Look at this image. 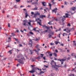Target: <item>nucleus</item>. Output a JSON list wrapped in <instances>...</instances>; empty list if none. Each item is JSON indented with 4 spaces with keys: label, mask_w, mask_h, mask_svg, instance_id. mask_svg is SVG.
<instances>
[{
    "label": "nucleus",
    "mask_w": 76,
    "mask_h": 76,
    "mask_svg": "<svg viewBox=\"0 0 76 76\" xmlns=\"http://www.w3.org/2000/svg\"><path fill=\"white\" fill-rule=\"evenodd\" d=\"M51 65H52V68H54L56 70H58V68L61 67V65L60 64L57 65L56 62L53 60L51 61Z\"/></svg>",
    "instance_id": "f257e3e1"
},
{
    "label": "nucleus",
    "mask_w": 76,
    "mask_h": 76,
    "mask_svg": "<svg viewBox=\"0 0 76 76\" xmlns=\"http://www.w3.org/2000/svg\"><path fill=\"white\" fill-rule=\"evenodd\" d=\"M41 23H42L39 22V21H37V23H38L39 25L41 26H42L43 28H45V29H50V28L51 29H53V26H51L50 27V26H47L45 25H42V24H41Z\"/></svg>",
    "instance_id": "f03ea898"
},
{
    "label": "nucleus",
    "mask_w": 76,
    "mask_h": 76,
    "mask_svg": "<svg viewBox=\"0 0 76 76\" xmlns=\"http://www.w3.org/2000/svg\"><path fill=\"white\" fill-rule=\"evenodd\" d=\"M38 70H39V69L37 67H33L32 68V70L30 71H29V72L30 73H34V72H37L36 71Z\"/></svg>",
    "instance_id": "7ed1b4c3"
},
{
    "label": "nucleus",
    "mask_w": 76,
    "mask_h": 76,
    "mask_svg": "<svg viewBox=\"0 0 76 76\" xmlns=\"http://www.w3.org/2000/svg\"><path fill=\"white\" fill-rule=\"evenodd\" d=\"M15 60H18V62L20 63H21L22 64H24V62H23V61L21 59H15Z\"/></svg>",
    "instance_id": "20e7f679"
},
{
    "label": "nucleus",
    "mask_w": 76,
    "mask_h": 76,
    "mask_svg": "<svg viewBox=\"0 0 76 76\" xmlns=\"http://www.w3.org/2000/svg\"><path fill=\"white\" fill-rule=\"evenodd\" d=\"M23 22H24L23 23V25L24 26H26V23H27L28 24V22L27 21L26 19V20H24L23 21Z\"/></svg>",
    "instance_id": "39448f33"
},
{
    "label": "nucleus",
    "mask_w": 76,
    "mask_h": 76,
    "mask_svg": "<svg viewBox=\"0 0 76 76\" xmlns=\"http://www.w3.org/2000/svg\"><path fill=\"white\" fill-rule=\"evenodd\" d=\"M42 4L43 7H45V6H46L47 5V3L44 1L42 2Z\"/></svg>",
    "instance_id": "423d86ee"
},
{
    "label": "nucleus",
    "mask_w": 76,
    "mask_h": 76,
    "mask_svg": "<svg viewBox=\"0 0 76 76\" xmlns=\"http://www.w3.org/2000/svg\"><path fill=\"white\" fill-rule=\"evenodd\" d=\"M45 32H48V33H49L50 34H51L52 31H51L50 29H47V30L45 31Z\"/></svg>",
    "instance_id": "0eeeda50"
},
{
    "label": "nucleus",
    "mask_w": 76,
    "mask_h": 76,
    "mask_svg": "<svg viewBox=\"0 0 76 76\" xmlns=\"http://www.w3.org/2000/svg\"><path fill=\"white\" fill-rule=\"evenodd\" d=\"M57 60L58 61H60L62 62L63 61H66V59H64V58H63L62 59H57Z\"/></svg>",
    "instance_id": "6e6552de"
},
{
    "label": "nucleus",
    "mask_w": 76,
    "mask_h": 76,
    "mask_svg": "<svg viewBox=\"0 0 76 76\" xmlns=\"http://www.w3.org/2000/svg\"><path fill=\"white\" fill-rule=\"evenodd\" d=\"M28 24L29 25L28 27V29H30V28L31 27L33 28V26H32L31 23H28Z\"/></svg>",
    "instance_id": "1a4fd4ad"
},
{
    "label": "nucleus",
    "mask_w": 76,
    "mask_h": 76,
    "mask_svg": "<svg viewBox=\"0 0 76 76\" xmlns=\"http://www.w3.org/2000/svg\"><path fill=\"white\" fill-rule=\"evenodd\" d=\"M46 16L45 15H43L42 14L41 16H40V18H41V19H43L44 18H46Z\"/></svg>",
    "instance_id": "9d476101"
},
{
    "label": "nucleus",
    "mask_w": 76,
    "mask_h": 76,
    "mask_svg": "<svg viewBox=\"0 0 76 76\" xmlns=\"http://www.w3.org/2000/svg\"><path fill=\"white\" fill-rule=\"evenodd\" d=\"M28 16H29V14L28 13V12H26L25 13V18H27Z\"/></svg>",
    "instance_id": "9b49d317"
},
{
    "label": "nucleus",
    "mask_w": 76,
    "mask_h": 76,
    "mask_svg": "<svg viewBox=\"0 0 76 76\" xmlns=\"http://www.w3.org/2000/svg\"><path fill=\"white\" fill-rule=\"evenodd\" d=\"M65 16H66V18H71V16H70V17L69 16L68 13H65Z\"/></svg>",
    "instance_id": "f8f14e48"
},
{
    "label": "nucleus",
    "mask_w": 76,
    "mask_h": 76,
    "mask_svg": "<svg viewBox=\"0 0 76 76\" xmlns=\"http://www.w3.org/2000/svg\"><path fill=\"white\" fill-rule=\"evenodd\" d=\"M76 7H73L71 8V10H72L73 11H75L76 10Z\"/></svg>",
    "instance_id": "ddd939ff"
},
{
    "label": "nucleus",
    "mask_w": 76,
    "mask_h": 76,
    "mask_svg": "<svg viewBox=\"0 0 76 76\" xmlns=\"http://www.w3.org/2000/svg\"><path fill=\"white\" fill-rule=\"evenodd\" d=\"M64 31H66L67 32V33H68V32H70V30H68V29H65L64 30Z\"/></svg>",
    "instance_id": "4468645a"
},
{
    "label": "nucleus",
    "mask_w": 76,
    "mask_h": 76,
    "mask_svg": "<svg viewBox=\"0 0 76 76\" xmlns=\"http://www.w3.org/2000/svg\"><path fill=\"white\" fill-rule=\"evenodd\" d=\"M29 22H28V23H31V22H34V20H29Z\"/></svg>",
    "instance_id": "2eb2a0df"
},
{
    "label": "nucleus",
    "mask_w": 76,
    "mask_h": 76,
    "mask_svg": "<svg viewBox=\"0 0 76 76\" xmlns=\"http://www.w3.org/2000/svg\"><path fill=\"white\" fill-rule=\"evenodd\" d=\"M71 56H73V57L75 56V58H76V55H75V53H72L71 54Z\"/></svg>",
    "instance_id": "dca6fc26"
},
{
    "label": "nucleus",
    "mask_w": 76,
    "mask_h": 76,
    "mask_svg": "<svg viewBox=\"0 0 76 76\" xmlns=\"http://www.w3.org/2000/svg\"><path fill=\"white\" fill-rule=\"evenodd\" d=\"M32 40H30L29 42V45H31V47H32Z\"/></svg>",
    "instance_id": "f3484780"
},
{
    "label": "nucleus",
    "mask_w": 76,
    "mask_h": 76,
    "mask_svg": "<svg viewBox=\"0 0 76 76\" xmlns=\"http://www.w3.org/2000/svg\"><path fill=\"white\" fill-rule=\"evenodd\" d=\"M34 16L33 17V18H37V14L36 13H34Z\"/></svg>",
    "instance_id": "a211bd4d"
},
{
    "label": "nucleus",
    "mask_w": 76,
    "mask_h": 76,
    "mask_svg": "<svg viewBox=\"0 0 76 76\" xmlns=\"http://www.w3.org/2000/svg\"><path fill=\"white\" fill-rule=\"evenodd\" d=\"M61 18H62L61 20L62 21H64L65 20L64 19V18L63 17H61L59 18V19H61Z\"/></svg>",
    "instance_id": "6ab92c4d"
},
{
    "label": "nucleus",
    "mask_w": 76,
    "mask_h": 76,
    "mask_svg": "<svg viewBox=\"0 0 76 76\" xmlns=\"http://www.w3.org/2000/svg\"><path fill=\"white\" fill-rule=\"evenodd\" d=\"M36 13V14H37V15H38V16H41V15H40V13H39L38 12H37Z\"/></svg>",
    "instance_id": "aec40b11"
},
{
    "label": "nucleus",
    "mask_w": 76,
    "mask_h": 76,
    "mask_svg": "<svg viewBox=\"0 0 76 76\" xmlns=\"http://www.w3.org/2000/svg\"><path fill=\"white\" fill-rule=\"evenodd\" d=\"M48 24H49V25H53V23H51V22L50 21L48 23Z\"/></svg>",
    "instance_id": "412c9836"
},
{
    "label": "nucleus",
    "mask_w": 76,
    "mask_h": 76,
    "mask_svg": "<svg viewBox=\"0 0 76 76\" xmlns=\"http://www.w3.org/2000/svg\"><path fill=\"white\" fill-rule=\"evenodd\" d=\"M33 10H38V8L37 7V6H36V7L33 9Z\"/></svg>",
    "instance_id": "4be33fe9"
},
{
    "label": "nucleus",
    "mask_w": 76,
    "mask_h": 76,
    "mask_svg": "<svg viewBox=\"0 0 76 76\" xmlns=\"http://www.w3.org/2000/svg\"><path fill=\"white\" fill-rule=\"evenodd\" d=\"M65 35H67V34H66L65 33H64L63 34V37H64V36H65Z\"/></svg>",
    "instance_id": "5701e85b"
},
{
    "label": "nucleus",
    "mask_w": 76,
    "mask_h": 76,
    "mask_svg": "<svg viewBox=\"0 0 76 76\" xmlns=\"http://www.w3.org/2000/svg\"><path fill=\"white\" fill-rule=\"evenodd\" d=\"M52 5H53V4H51L50 3H49L48 6H49V7H51Z\"/></svg>",
    "instance_id": "b1692460"
},
{
    "label": "nucleus",
    "mask_w": 76,
    "mask_h": 76,
    "mask_svg": "<svg viewBox=\"0 0 76 76\" xmlns=\"http://www.w3.org/2000/svg\"><path fill=\"white\" fill-rule=\"evenodd\" d=\"M67 26H71V25H70V23H68L67 24Z\"/></svg>",
    "instance_id": "393cba45"
},
{
    "label": "nucleus",
    "mask_w": 76,
    "mask_h": 76,
    "mask_svg": "<svg viewBox=\"0 0 76 76\" xmlns=\"http://www.w3.org/2000/svg\"><path fill=\"white\" fill-rule=\"evenodd\" d=\"M17 6V5H15L14 7L15 9H18V7H16Z\"/></svg>",
    "instance_id": "a878e982"
},
{
    "label": "nucleus",
    "mask_w": 76,
    "mask_h": 76,
    "mask_svg": "<svg viewBox=\"0 0 76 76\" xmlns=\"http://www.w3.org/2000/svg\"><path fill=\"white\" fill-rule=\"evenodd\" d=\"M29 34H30L31 35H34V33L32 32V31H30L29 32Z\"/></svg>",
    "instance_id": "bb28decb"
},
{
    "label": "nucleus",
    "mask_w": 76,
    "mask_h": 76,
    "mask_svg": "<svg viewBox=\"0 0 76 76\" xmlns=\"http://www.w3.org/2000/svg\"><path fill=\"white\" fill-rule=\"evenodd\" d=\"M48 37L49 38H51V37H52V36L50 34H49L48 35Z\"/></svg>",
    "instance_id": "cd10ccee"
},
{
    "label": "nucleus",
    "mask_w": 76,
    "mask_h": 76,
    "mask_svg": "<svg viewBox=\"0 0 76 76\" xmlns=\"http://www.w3.org/2000/svg\"><path fill=\"white\" fill-rule=\"evenodd\" d=\"M33 30H34V31H35L36 32H39V30H36V29H34Z\"/></svg>",
    "instance_id": "c85d7f7f"
},
{
    "label": "nucleus",
    "mask_w": 76,
    "mask_h": 76,
    "mask_svg": "<svg viewBox=\"0 0 76 76\" xmlns=\"http://www.w3.org/2000/svg\"><path fill=\"white\" fill-rule=\"evenodd\" d=\"M35 2H33L32 3V4H38V3H36V1H35Z\"/></svg>",
    "instance_id": "c756f323"
},
{
    "label": "nucleus",
    "mask_w": 76,
    "mask_h": 76,
    "mask_svg": "<svg viewBox=\"0 0 76 76\" xmlns=\"http://www.w3.org/2000/svg\"><path fill=\"white\" fill-rule=\"evenodd\" d=\"M54 55L55 56V57H57V54H56V53H53Z\"/></svg>",
    "instance_id": "7c9ffc66"
},
{
    "label": "nucleus",
    "mask_w": 76,
    "mask_h": 76,
    "mask_svg": "<svg viewBox=\"0 0 76 76\" xmlns=\"http://www.w3.org/2000/svg\"><path fill=\"white\" fill-rule=\"evenodd\" d=\"M16 2H17V3H18L19 1H20V0H15Z\"/></svg>",
    "instance_id": "2f4dec72"
},
{
    "label": "nucleus",
    "mask_w": 76,
    "mask_h": 76,
    "mask_svg": "<svg viewBox=\"0 0 76 76\" xmlns=\"http://www.w3.org/2000/svg\"><path fill=\"white\" fill-rule=\"evenodd\" d=\"M23 10L24 11H25V12H28L27 11V10H26V9H23Z\"/></svg>",
    "instance_id": "473e14b6"
},
{
    "label": "nucleus",
    "mask_w": 76,
    "mask_h": 76,
    "mask_svg": "<svg viewBox=\"0 0 76 76\" xmlns=\"http://www.w3.org/2000/svg\"><path fill=\"white\" fill-rule=\"evenodd\" d=\"M11 51H12V50H9L8 52V53H10V54H12V53L11 52Z\"/></svg>",
    "instance_id": "72a5a7b5"
},
{
    "label": "nucleus",
    "mask_w": 76,
    "mask_h": 76,
    "mask_svg": "<svg viewBox=\"0 0 76 76\" xmlns=\"http://www.w3.org/2000/svg\"><path fill=\"white\" fill-rule=\"evenodd\" d=\"M34 13H34V12H31V15H33Z\"/></svg>",
    "instance_id": "f704fd0d"
},
{
    "label": "nucleus",
    "mask_w": 76,
    "mask_h": 76,
    "mask_svg": "<svg viewBox=\"0 0 76 76\" xmlns=\"http://www.w3.org/2000/svg\"><path fill=\"white\" fill-rule=\"evenodd\" d=\"M30 51V53L31 54H32L33 52H32V51L31 50H29Z\"/></svg>",
    "instance_id": "c9c22d12"
},
{
    "label": "nucleus",
    "mask_w": 76,
    "mask_h": 76,
    "mask_svg": "<svg viewBox=\"0 0 76 76\" xmlns=\"http://www.w3.org/2000/svg\"><path fill=\"white\" fill-rule=\"evenodd\" d=\"M71 75H69V76H75V75L73 74H71Z\"/></svg>",
    "instance_id": "e433bc0d"
},
{
    "label": "nucleus",
    "mask_w": 76,
    "mask_h": 76,
    "mask_svg": "<svg viewBox=\"0 0 76 76\" xmlns=\"http://www.w3.org/2000/svg\"><path fill=\"white\" fill-rule=\"evenodd\" d=\"M44 73V72L43 71H41L40 72V74H42V73Z\"/></svg>",
    "instance_id": "4c0bfd02"
},
{
    "label": "nucleus",
    "mask_w": 76,
    "mask_h": 76,
    "mask_svg": "<svg viewBox=\"0 0 76 76\" xmlns=\"http://www.w3.org/2000/svg\"><path fill=\"white\" fill-rule=\"evenodd\" d=\"M11 34L12 35V36H13V37H15V34H13V33H11Z\"/></svg>",
    "instance_id": "58836bf2"
},
{
    "label": "nucleus",
    "mask_w": 76,
    "mask_h": 76,
    "mask_svg": "<svg viewBox=\"0 0 76 76\" xmlns=\"http://www.w3.org/2000/svg\"><path fill=\"white\" fill-rule=\"evenodd\" d=\"M55 20H56V21H58V18H56L55 19Z\"/></svg>",
    "instance_id": "ea45409f"
},
{
    "label": "nucleus",
    "mask_w": 76,
    "mask_h": 76,
    "mask_svg": "<svg viewBox=\"0 0 76 76\" xmlns=\"http://www.w3.org/2000/svg\"><path fill=\"white\" fill-rule=\"evenodd\" d=\"M40 16H39V18H37L38 20H39L40 19V18H40Z\"/></svg>",
    "instance_id": "a19ab883"
},
{
    "label": "nucleus",
    "mask_w": 76,
    "mask_h": 76,
    "mask_svg": "<svg viewBox=\"0 0 76 76\" xmlns=\"http://www.w3.org/2000/svg\"><path fill=\"white\" fill-rule=\"evenodd\" d=\"M8 27H10V23H8Z\"/></svg>",
    "instance_id": "79ce46f5"
},
{
    "label": "nucleus",
    "mask_w": 76,
    "mask_h": 76,
    "mask_svg": "<svg viewBox=\"0 0 76 76\" xmlns=\"http://www.w3.org/2000/svg\"><path fill=\"white\" fill-rule=\"evenodd\" d=\"M55 42L56 44H58V42L57 41Z\"/></svg>",
    "instance_id": "37998d69"
},
{
    "label": "nucleus",
    "mask_w": 76,
    "mask_h": 76,
    "mask_svg": "<svg viewBox=\"0 0 76 76\" xmlns=\"http://www.w3.org/2000/svg\"><path fill=\"white\" fill-rule=\"evenodd\" d=\"M55 52H56V53H58V50H57L56 49V50H55Z\"/></svg>",
    "instance_id": "c03bdc74"
},
{
    "label": "nucleus",
    "mask_w": 76,
    "mask_h": 76,
    "mask_svg": "<svg viewBox=\"0 0 76 76\" xmlns=\"http://www.w3.org/2000/svg\"><path fill=\"white\" fill-rule=\"evenodd\" d=\"M52 12H54L56 11L54 10V9L53 10H52Z\"/></svg>",
    "instance_id": "a18cd8bd"
},
{
    "label": "nucleus",
    "mask_w": 76,
    "mask_h": 76,
    "mask_svg": "<svg viewBox=\"0 0 76 76\" xmlns=\"http://www.w3.org/2000/svg\"><path fill=\"white\" fill-rule=\"evenodd\" d=\"M76 68V66H75V68H72V71H73V70H75V69Z\"/></svg>",
    "instance_id": "49530a36"
},
{
    "label": "nucleus",
    "mask_w": 76,
    "mask_h": 76,
    "mask_svg": "<svg viewBox=\"0 0 76 76\" xmlns=\"http://www.w3.org/2000/svg\"><path fill=\"white\" fill-rule=\"evenodd\" d=\"M35 19H36L34 21V22H36V21H37V20H38V18H36Z\"/></svg>",
    "instance_id": "de8ad7c7"
},
{
    "label": "nucleus",
    "mask_w": 76,
    "mask_h": 76,
    "mask_svg": "<svg viewBox=\"0 0 76 76\" xmlns=\"http://www.w3.org/2000/svg\"><path fill=\"white\" fill-rule=\"evenodd\" d=\"M54 10L56 11V10H58V9H57V8H56L55 9H54Z\"/></svg>",
    "instance_id": "09e8293b"
},
{
    "label": "nucleus",
    "mask_w": 76,
    "mask_h": 76,
    "mask_svg": "<svg viewBox=\"0 0 76 76\" xmlns=\"http://www.w3.org/2000/svg\"><path fill=\"white\" fill-rule=\"evenodd\" d=\"M64 4H66V5H67V2H66V1H65L64 2Z\"/></svg>",
    "instance_id": "8fccbe9b"
},
{
    "label": "nucleus",
    "mask_w": 76,
    "mask_h": 76,
    "mask_svg": "<svg viewBox=\"0 0 76 76\" xmlns=\"http://www.w3.org/2000/svg\"><path fill=\"white\" fill-rule=\"evenodd\" d=\"M63 17L64 18V19H65V18H67L66 16H65L64 15L63 16Z\"/></svg>",
    "instance_id": "3c124183"
},
{
    "label": "nucleus",
    "mask_w": 76,
    "mask_h": 76,
    "mask_svg": "<svg viewBox=\"0 0 76 76\" xmlns=\"http://www.w3.org/2000/svg\"><path fill=\"white\" fill-rule=\"evenodd\" d=\"M19 45V47H22V45L20 44Z\"/></svg>",
    "instance_id": "603ef678"
},
{
    "label": "nucleus",
    "mask_w": 76,
    "mask_h": 76,
    "mask_svg": "<svg viewBox=\"0 0 76 76\" xmlns=\"http://www.w3.org/2000/svg\"><path fill=\"white\" fill-rule=\"evenodd\" d=\"M50 45H54V43H50Z\"/></svg>",
    "instance_id": "864d4df0"
},
{
    "label": "nucleus",
    "mask_w": 76,
    "mask_h": 76,
    "mask_svg": "<svg viewBox=\"0 0 76 76\" xmlns=\"http://www.w3.org/2000/svg\"><path fill=\"white\" fill-rule=\"evenodd\" d=\"M39 20V21H39V22L42 23V21H41L42 20H41V19H40Z\"/></svg>",
    "instance_id": "5fc2aeb1"
},
{
    "label": "nucleus",
    "mask_w": 76,
    "mask_h": 76,
    "mask_svg": "<svg viewBox=\"0 0 76 76\" xmlns=\"http://www.w3.org/2000/svg\"><path fill=\"white\" fill-rule=\"evenodd\" d=\"M54 0H52V1H51V3H54Z\"/></svg>",
    "instance_id": "6e6d98bb"
},
{
    "label": "nucleus",
    "mask_w": 76,
    "mask_h": 76,
    "mask_svg": "<svg viewBox=\"0 0 76 76\" xmlns=\"http://www.w3.org/2000/svg\"><path fill=\"white\" fill-rule=\"evenodd\" d=\"M36 48H38V45H37L36 46H35Z\"/></svg>",
    "instance_id": "4d7b16f0"
},
{
    "label": "nucleus",
    "mask_w": 76,
    "mask_h": 76,
    "mask_svg": "<svg viewBox=\"0 0 76 76\" xmlns=\"http://www.w3.org/2000/svg\"><path fill=\"white\" fill-rule=\"evenodd\" d=\"M53 4H52V5H54V4H56V2H53V3H52Z\"/></svg>",
    "instance_id": "13d9d810"
},
{
    "label": "nucleus",
    "mask_w": 76,
    "mask_h": 76,
    "mask_svg": "<svg viewBox=\"0 0 76 76\" xmlns=\"http://www.w3.org/2000/svg\"><path fill=\"white\" fill-rule=\"evenodd\" d=\"M35 61V59L34 60L33 59H32V61Z\"/></svg>",
    "instance_id": "bf43d9fd"
},
{
    "label": "nucleus",
    "mask_w": 76,
    "mask_h": 76,
    "mask_svg": "<svg viewBox=\"0 0 76 76\" xmlns=\"http://www.w3.org/2000/svg\"><path fill=\"white\" fill-rule=\"evenodd\" d=\"M38 58V59H40V57L39 56L37 57V58Z\"/></svg>",
    "instance_id": "052dcab7"
},
{
    "label": "nucleus",
    "mask_w": 76,
    "mask_h": 76,
    "mask_svg": "<svg viewBox=\"0 0 76 76\" xmlns=\"http://www.w3.org/2000/svg\"><path fill=\"white\" fill-rule=\"evenodd\" d=\"M61 7L62 8H64V5H61Z\"/></svg>",
    "instance_id": "680f3d73"
},
{
    "label": "nucleus",
    "mask_w": 76,
    "mask_h": 76,
    "mask_svg": "<svg viewBox=\"0 0 76 76\" xmlns=\"http://www.w3.org/2000/svg\"><path fill=\"white\" fill-rule=\"evenodd\" d=\"M41 57H43L44 55L43 54H41Z\"/></svg>",
    "instance_id": "e2e57ef3"
},
{
    "label": "nucleus",
    "mask_w": 76,
    "mask_h": 76,
    "mask_svg": "<svg viewBox=\"0 0 76 76\" xmlns=\"http://www.w3.org/2000/svg\"><path fill=\"white\" fill-rule=\"evenodd\" d=\"M8 39H9L10 41L11 40V38L10 37H9L8 38Z\"/></svg>",
    "instance_id": "0e129e2a"
},
{
    "label": "nucleus",
    "mask_w": 76,
    "mask_h": 76,
    "mask_svg": "<svg viewBox=\"0 0 76 76\" xmlns=\"http://www.w3.org/2000/svg\"><path fill=\"white\" fill-rule=\"evenodd\" d=\"M50 56H53V55L52 54L50 53V54L49 55Z\"/></svg>",
    "instance_id": "69168bd1"
},
{
    "label": "nucleus",
    "mask_w": 76,
    "mask_h": 76,
    "mask_svg": "<svg viewBox=\"0 0 76 76\" xmlns=\"http://www.w3.org/2000/svg\"><path fill=\"white\" fill-rule=\"evenodd\" d=\"M50 34H51L52 35H53L54 34V33L52 32V31L51 32V33Z\"/></svg>",
    "instance_id": "338daca9"
},
{
    "label": "nucleus",
    "mask_w": 76,
    "mask_h": 76,
    "mask_svg": "<svg viewBox=\"0 0 76 76\" xmlns=\"http://www.w3.org/2000/svg\"><path fill=\"white\" fill-rule=\"evenodd\" d=\"M43 58L44 60H46L45 57H45H43Z\"/></svg>",
    "instance_id": "774afa93"
}]
</instances>
